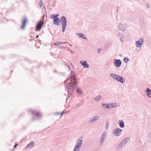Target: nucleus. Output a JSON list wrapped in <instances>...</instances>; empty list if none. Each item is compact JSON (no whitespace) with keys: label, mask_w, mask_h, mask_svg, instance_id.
<instances>
[{"label":"nucleus","mask_w":151,"mask_h":151,"mask_svg":"<svg viewBox=\"0 0 151 151\" xmlns=\"http://www.w3.org/2000/svg\"><path fill=\"white\" fill-rule=\"evenodd\" d=\"M73 76L70 78L66 79L64 81V83L65 84V88L66 89H67L68 94V97L66 100L72 95V92L74 90L77 84L76 78L74 74Z\"/></svg>","instance_id":"nucleus-1"},{"label":"nucleus","mask_w":151,"mask_h":151,"mask_svg":"<svg viewBox=\"0 0 151 151\" xmlns=\"http://www.w3.org/2000/svg\"><path fill=\"white\" fill-rule=\"evenodd\" d=\"M28 111L29 112H31L33 115L32 121L40 119L42 117L41 114L40 112H37L35 110L29 109Z\"/></svg>","instance_id":"nucleus-2"},{"label":"nucleus","mask_w":151,"mask_h":151,"mask_svg":"<svg viewBox=\"0 0 151 151\" xmlns=\"http://www.w3.org/2000/svg\"><path fill=\"white\" fill-rule=\"evenodd\" d=\"M82 143V138L81 137L77 140L74 148V151H79L81 147Z\"/></svg>","instance_id":"nucleus-3"},{"label":"nucleus","mask_w":151,"mask_h":151,"mask_svg":"<svg viewBox=\"0 0 151 151\" xmlns=\"http://www.w3.org/2000/svg\"><path fill=\"white\" fill-rule=\"evenodd\" d=\"M44 16L45 15H44L42 17V20H40L37 23L35 29V30L36 31H39L42 28V26L44 24Z\"/></svg>","instance_id":"nucleus-4"},{"label":"nucleus","mask_w":151,"mask_h":151,"mask_svg":"<svg viewBox=\"0 0 151 151\" xmlns=\"http://www.w3.org/2000/svg\"><path fill=\"white\" fill-rule=\"evenodd\" d=\"M144 41V39L143 37L140 38L138 41L135 42L136 46L137 47H141Z\"/></svg>","instance_id":"nucleus-5"},{"label":"nucleus","mask_w":151,"mask_h":151,"mask_svg":"<svg viewBox=\"0 0 151 151\" xmlns=\"http://www.w3.org/2000/svg\"><path fill=\"white\" fill-rule=\"evenodd\" d=\"M106 135V132H104L101 137V138L99 140L100 144L101 145H102L104 143L105 137Z\"/></svg>","instance_id":"nucleus-6"},{"label":"nucleus","mask_w":151,"mask_h":151,"mask_svg":"<svg viewBox=\"0 0 151 151\" xmlns=\"http://www.w3.org/2000/svg\"><path fill=\"white\" fill-rule=\"evenodd\" d=\"M122 131L121 129L117 128L114 130V133L115 136L118 137L121 134Z\"/></svg>","instance_id":"nucleus-7"},{"label":"nucleus","mask_w":151,"mask_h":151,"mask_svg":"<svg viewBox=\"0 0 151 151\" xmlns=\"http://www.w3.org/2000/svg\"><path fill=\"white\" fill-rule=\"evenodd\" d=\"M60 21L61 22L62 26H66L67 25V20L65 16H63L61 17Z\"/></svg>","instance_id":"nucleus-8"},{"label":"nucleus","mask_w":151,"mask_h":151,"mask_svg":"<svg viewBox=\"0 0 151 151\" xmlns=\"http://www.w3.org/2000/svg\"><path fill=\"white\" fill-rule=\"evenodd\" d=\"M79 63L82 65L83 66L84 68H88L89 67V65L87 64V61L86 60L81 61H80Z\"/></svg>","instance_id":"nucleus-9"},{"label":"nucleus","mask_w":151,"mask_h":151,"mask_svg":"<svg viewBox=\"0 0 151 151\" xmlns=\"http://www.w3.org/2000/svg\"><path fill=\"white\" fill-rule=\"evenodd\" d=\"M99 116H95L89 121V122L90 123H91L93 122H95L99 120Z\"/></svg>","instance_id":"nucleus-10"},{"label":"nucleus","mask_w":151,"mask_h":151,"mask_svg":"<svg viewBox=\"0 0 151 151\" xmlns=\"http://www.w3.org/2000/svg\"><path fill=\"white\" fill-rule=\"evenodd\" d=\"M60 19L59 18H55L53 20V23L54 24L59 26L60 22Z\"/></svg>","instance_id":"nucleus-11"},{"label":"nucleus","mask_w":151,"mask_h":151,"mask_svg":"<svg viewBox=\"0 0 151 151\" xmlns=\"http://www.w3.org/2000/svg\"><path fill=\"white\" fill-rule=\"evenodd\" d=\"M122 64V61L120 59L117 60L115 63V65L117 67H120Z\"/></svg>","instance_id":"nucleus-12"},{"label":"nucleus","mask_w":151,"mask_h":151,"mask_svg":"<svg viewBox=\"0 0 151 151\" xmlns=\"http://www.w3.org/2000/svg\"><path fill=\"white\" fill-rule=\"evenodd\" d=\"M124 146V145H123V144L121 142L118 145L116 146V150L117 151H119L120 150L123 146Z\"/></svg>","instance_id":"nucleus-13"},{"label":"nucleus","mask_w":151,"mask_h":151,"mask_svg":"<svg viewBox=\"0 0 151 151\" xmlns=\"http://www.w3.org/2000/svg\"><path fill=\"white\" fill-rule=\"evenodd\" d=\"M145 92L147 93V96L148 97L151 98V90L149 88H147Z\"/></svg>","instance_id":"nucleus-14"},{"label":"nucleus","mask_w":151,"mask_h":151,"mask_svg":"<svg viewBox=\"0 0 151 151\" xmlns=\"http://www.w3.org/2000/svg\"><path fill=\"white\" fill-rule=\"evenodd\" d=\"M34 143L33 142H31L29 144L25 146L26 149H30L33 147L34 146Z\"/></svg>","instance_id":"nucleus-15"},{"label":"nucleus","mask_w":151,"mask_h":151,"mask_svg":"<svg viewBox=\"0 0 151 151\" xmlns=\"http://www.w3.org/2000/svg\"><path fill=\"white\" fill-rule=\"evenodd\" d=\"M109 104H106V103H102L101 104L103 109H105L106 108L109 109H110V106H109Z\"/></svg>","instance_id":"nucleus-16"},{"label":"nucleus","mask_w":151,"mask_h":151,"mask_svg":"<svg viewBox=\"0 0 151 151\" xmlns=\"http://www.w3.org/2000/svg\"><path fill=\"white\" fill-rule=\"evenodd\" d=\"M118 123L120 127L123 128L124 127V123L123 120H119L118 122Z\"/></svg>","instance_id":"nucleus-17"},{"label":"nucleus","mask_w":151,"mask_h":151,"mask_svg":"<svg viewBox=\"0 0 151 151\" xmlns=\"http://www.w3.org/2000/svg\"><path fill=\"white\" fill-rule=\"evenodd\" d=\"M110 76L112 78L117 81L119 77V75L115 74L114 73H111V74Z\"/></svg>","instance_id":"nucleus-18"},{"label":"nucleus","mask_w":151,"mask_h":151,"mask_svg":"<svg viewBox=\"0 0 151 151\" xmlns=\"http://www.w3.org/2000/svg\"><path fill=\"white\" fill-rule=\"evenodd\" d=\"M119 82H120L122 83H123L125 82L122 76H120L119 75V77L117 80Z\"/></svg>","instance_id":"nucleus-19"},{"label":"nucleus","mask_w":151,"mask_h":151,"mask_svg":"<svg viewBox=\"0 0 151 151\" xmlns=\"http://www.w3.org/2000/svg\"><path fill=\"white\" fill-rule=\"evenodd\" d=\"M27 22V19L26 18H24L23 19L22 22V25L21 27L22 29H24L25 28L26 23Z\"/></svg>","instance_id":"nucleus-20"},{"label":"nucleus","mask_w":151,"mask_h":151,"mask_svg":"<svg viewBox=\"0 0 151 151\" xmlns=\"http://www.w3.org/2000/svg\"><path fill=\"white\" fill-rule=\"evenodd\" d=\"M76 35L79 38L87 40V38L84 35L83 33H77Z\"/></svg>","instance_id":"nucleus-21"},{"label":"nucleus","mask_w":151,"mask_h":151,"mask_svg":"<svg viewBox=\"0 0 151 151\" xmlns=\"http://www.w3.org/2000/svg\"><path fill=\"white\" fill-rule=\"evenodd\" d=\"M119 29L122 31H124L125 30V28L124 26L122 24H119L118 25Z\"/></svg>","instance_id":"nucleus-22"},{"label":"nucleus","mask_w":151,"mask_h":151,"mask_svg":"<svg viewBox=\"0 0 151 151\" xmlns=\"http://www.w3.org/2000/svg\"><path fill=\"white\" fill-rule=\"evenodd\" d=\"M129 137L126 138L124 139L121 142L125 146V144L128 142L129 140Z\"/></svg>","instance_id":"nucleus-23"},{"label":"nucleus","mask_w":151,"mask_h":151,"mask_svg":"<svg viewBox=\"0 0 151 151\" xmlns=\"http://www.w3.org/2000/svg\"><path fill=\"white\" fill-rule=\"evenodd\" d=\"M77 93L79 95H81L83 94L82 91L80 88H78L76 90Z\"/></svg>","instance_id":"nucleus-24"},{"label":"nucleus","mask_w":151,"mask_h":151,"mask_svg":"<svg viewBox=\"0 0 151 151\" xmlns=\"http://www.w3.org/2000/svg\"><path fill=\"white\" fill-rule=\"evenodd\" d=\"M110 109L114 108L115 107H116L118 106V104L116 103H114L112 104H109Z\"/></svg>","instance_id":"nucleus-25"},{"label":"nucleus","mask_w":151,"mask_h":151,"mask_svg":"<svg viewBox=\"0 0 151 151\" xmlns=\"http://www.w3.org/2000/svg\"><path fill=\"white\" fill-rule=\"evenodd\" d=\"M118 35L120 37V39L121 42H123V38H124L123 35L121 33L119 32L118 34Z\"/></svg>","instance_id":"nucleus-26"},{"label":"nucleus","mask_w":151,"mask_h":151,"mask_svg":"<svg viewBox=\"0 0 151 151\" xmlns=\"http://www.w3.org/2000/svg\"><path fill=\"white\" fill-rule=\"evenodd\" d=\"M101 96L100 95L95 97L94 99L96 101H98L101 99Z\"/></svg>","instance_id":"nucleus-27"},{"label":"nucleus","mask_w":151,"mask_h":151,"mask_svg":"<svg viewBox=\"0 0 151 151\" xmlns=\"http://www.w3.org/2000/svg\"><path fill=\"white\" fill-rule=\"evenodd\" d=\"M66 113V112H62L61 113V112H58L55 113V114L57 115H59L60 114H61V115H63L64 114H65Z\"/></svg>","instance_id":"nucleus-28"},{"label":"nucleus","mask_w":151,"mask_h":151,"mask_svg":"<svg viewBox=\"0 0 151 151\" xmlns=\"http://www.w3.org/2000/svg\"><path fill=\"white\" fill-rule=\"evenodd\" d=\"M63 44V42H55L54 44L55 45H60Z\"/></svg>","instance_id":"nucleus-29"},{"label":"nucleus","mask_w":151,"mask_h":151,"mask_svg":"<svg viewBox=\"0 0 151 151\" xmlns=\"http://www.w3.org/2000/svg\"><path fill=\"white\" fill-rule=\"evenodd\" d=\"M124 60L125 63H126L129 61V59L128 58H124Z\"/></svg>","instance_id":"nucleus-30"},{"label":"nucleus","mask_w":151,"mask_h":151,"mask_svg":"<svg viewBox=\"0 0 151 151\" xmlns=\"http://www.w3.org/2000/svg\"><path fill=\"white\" fill-rule=\"evenodd\" d=\"M79 105L80 104H77L76 105V106H74V109H77Z\"/></svg>","instance_id":"nucleus-31"},{"label":"nucleus","mask_w":151,"mask_h":151,"mask_svg":"<svg viewBox=\"0 0 151 151\" xmlns=\"http://www.w3.org/2000/svg\"><path fill=\"white\" fill-rule=\"evenodd\" d=\"M62 26V28H63L62 31H63V32H64L65 30L66 26Z\"/></svg>","instance_id":"nucleus-32"},{"label":"nucleus","mask_w":151,"mask_h":151,"mask_svg":"<svg viewBox=\"0 0 151 151\" xmlns=\"http://www.w3.org/2000/svg\"><path fill=\"white\" fill-rule=\"evenodd\" d=\"M106 123H107V124H106V126H105V129H108V126H109L108 122H106Z\"/></svg>","instance_id":"nucleus-33"},{"label":"nucleus","mask_w":151,"mask_h":151,"mask_svg":"<svg viewBox=\"0 0 151 151\" xmlns=\"http://www.w3.org/2000/svg\"><path fill=\"white\" fill-rule=\"evenodd\" d=\"M102 49L101 48H100L98 49V53H100V52L101 51Z\"/></svg>","instance_id":"nucleus-34"},{"label":"nucleus","mask_w":151,"mask_h":151,"mask_svg":"<svg viewBox=\"0 0 151 151\" xmlns=\"http://www.w3.org/2000/svg\"><path fill=\"white\" fill-rule=\"evenodd\" d=\"M50 17L52 19H53L55 18V17H54V15H51L50 16Z\"/></svg>","instance_id":"nucleus-35"},{"label":"nucleus","mask_w":151,"mask_h":151,"mask_svg":"<svg viewBox=\"0 0 151 151\" xmlns=\"http://www.w3.org/2000/svg\"><path fill=\"white\" fill-rule=\"evenodd\" d=\"M40 7L42 6V3L41 0H40Z\"/></svg>","instance_id":"nucleus-36"},{"label":"nucleus","mask_w":151,"mask_h":151,"mask_svg":"<svg viewBox=\"0 0 151 151\" xmlns=\"http://www.w3.org/2000/svg\"><path fill=\"white\" fill-rule=\"evenodd\" d=\"M150 7V5L148 4H146V7L148 8H149Z\"/></svg>","instance_id":"nucleus-37"},{"label":"nucleus","mask_w":151,"mask_h":151,"mask_svg":"<svg viewBox=\"0 0 151 151\" xmlns=\"http://www.w3.org/2000/svg\"><path fill=\"white\" fill-rule=\"evenodd\" d=\"M59 14H57L55 15H54V17H55V18H58V17L59 16Z\"/></svg>","instance_id":"nucleus-38"},{"label":"nucleus","mask_w":151,"mask_h":151,"mask_svg":"<svg viewBox=\"0 0 151 151\" xmlns=\"http://www.w3.org/2000/svg\"><path fill=\"white\" fill-rule=\"evenodd\" d=\"M18 145V144H16L14 145V148H15Z\"/></svg>","instance_id":"nucleus-39"},{"label":"nucleus","mask_w":151,"mask_h":151,"mask_svg":"<svg viewBox=\"0 0 151 151\" xmlns=\"http://www.w3.org/2000/svg\"><path fill=\"white\" fill-rule=\"evenodd\" d=\"M65 43L69 44V43L67 42H63V44H65Z\"/></svg>","instance_id":"nucleus-40"},{"label":"nucleus","mask_w":151,"mask_h":151,"mask_svg":"<svg viewBox=\"0 0 151 151\" xmlns=\"http://www.w3.org/2000/svg\"><path fill=\"white\" fill-rule=\"evenodd\" d=\"M68 49L69 51H70V52H72V50H70V49L68 48Z\"/></svg>","instance_id":"nucleus-41"},{"label":"nucleus","mask_w":151,"mask_h":151,"mask_svg":"<svg viewBox=\"0 0 151 151\" xmlns=\"http://www.w3.org/2000/svg\"><path fill=\"white\" fill-rule=\"evenodd\" d=\"M68 44L70 45V46H72V45H71V44H69V43Z\"/></svg>","instance_id":"nucleus-42"},{"label":"nucleus","mask_w":151,"mask_h":151,"mask_svg":"<svg viewBox=\"0 0 151 151\" xmlns=\"http://www.w3.org/2000/svg\"><path fill=\"white\" fill-rule=\"evenodd\" d=\"M39 37V35H37L36 36V38H37L38 37Z\"/></svg>","instance_id":"nucleus-43"},{"label":"nucleus","mask_w":151,"mask_h":151,"mask_svg":"<svg viewBox=\"0 0 151 151\" xmlns=\"http://www.w3.org/2000/svg\"><path fill=\"white\" fill-rule=\"evenodd\" d=\"M116 12H118V9H117Z\"/></svg>","instance_id":"nucleus-44"},{"label":"nucleus","mask_w":151,"mask_h":151,"mask_svg":"<svg viewBox=\"0 0 151 151\" xmlns=\"http://www.w3.org/2000/svg\"><path fill=\"white\" fill-rule=\"evenodd\" d=\"M54 72H56V70H54Z\"/></svg>","instance_id":"nucleus-45"},{"label":"nucleus","mask_w":151,"mask_h":151,"mask_svg":"<svg viewBox=\"0 0 151 151\" xmlns=\"http://www.w3.org/2000/svg\"><path fill=\"white\" fill-rule=\"evenodd\" d=\"M72 53H73V52L72 51V52H70Z\"/></svg>","instance_id":"nucleus-46"}]
</instances>
